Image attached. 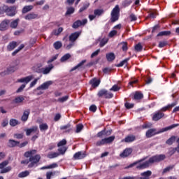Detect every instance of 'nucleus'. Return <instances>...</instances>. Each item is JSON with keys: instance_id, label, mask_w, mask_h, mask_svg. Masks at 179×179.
Instances as JSON below:
<instances>
[{"instance_id": "obj_28", "label": "nucleus", "mask_w": 179, "mask_h": 179, "mask_svg": "<svg viewBox=\"0 0 179 179\" xmlns=\"http://www.w3.org/2000/svg\"><path fill=\"white\" fill-rule=\"evenodd\" d=\"M134 100H141V99H143V94L141 92H136L134 96Z\"/></svg>"}, {"instance_id": "obj_13", "label": "nucleus", "mask_w": 179, "mask_h": 179, "mask_svg": "<svg viewBox=\"0 0 179 179\" xmlns=\"http://www.w3.org/2000/svg\"><path fill=\"white\" fill-rule=\"evenodd\" d=\"M32 79H33V76H28L27 77L18 79L17 82H19L20 83H26V85H27V83L31 81Z\"/></svg>"}, {"instance_id": "obj_33", "label": "nucleus", "mask_w": 179, "mask_h": 179, "mask_svg": "<svg viewBox=\"0 0 179 179\" xmlns=\"http://www.w3.org/2000/svg\"><path fill=\"white\" fill-rule=\"evenodd\" d=\"M58 156H59V153H58V152H50L47 155V157L48 159H55V157H58Z\"/></svg>"}, {"instance_id": "obj_19", "label": "nucleus", "mask_w": 179, "mask_h": 179, "mask_svg": "<svg viewBox=\"0 0 179 179\" xmlns=\"http://www.w3.org/2000/svg\"><path fill=\"white\" fill-rule=\"evenodd\" d=\"M29 115H30L29 109L24 110L21 117V121H23V122H26V121L29 120Z\"/></svg>"}, {"instance_id": "obj_54", "label": "nucleus", "mask_w": 179, "mask_h": 179, "mask_svg": "<svg viewBox=\"0 0 179 179\" xmlns=\"http://www.w3.org/2000/svg\"><path fill=\"white\" fill-rule=\"evenodd\" d=\"M128 61H129V58L125 59L117 64V66H124V65H127V64H128Z\"/></svg>"}, {"instance_id": "obj_18", "label": "nucleus", "mask_w": 179, "mask_h": 179, "mask_svg": "<svg viewBox=\"0 0 179 179\" xmlns=\"http://www.w3.org/2000/svg\"><path fill=\"white\" fill-rule=\"evenodd\" d=\"M38 17V14H36L34 13H31L25 15V20H33V19H37Z\"/></svg>"}, {"instance_id": "obj_57", "label": "nucleus", "mask_w": 179, "mask_h": 179, "mask_svg": "<svg viewBox=\"0 0 179 179\" xmlns=\"http://www.w3.org/2000/svg\"><path fill=\"white\" fill-rule=\"evenodd\" d=\"M166 45H167V41H163L159 42L158 47L159 48H163L166 47Z\"/></svg>"}, {"instance_id": "obj_31", "label": "nucleus", "mask_w": 179, "mask_h": 179, "mask_svg": "<svg viewBox=\"0 0 179 179\" xmlns=\"http://www.w3.org/2000/svg\"><path fill=\"white\" fill-rule=\"evenodd\" d=\"M29 175H30V172L29 171H24L22 172H20L18 174V177L19 178H24V177H27Z\"/></svg>"}, {"instance_id": "obj_21", "label": "nucleus", "mask_w": 179, "mask_h": 179, "mask_svg": "<svg viewBox=\"0 0 179 179\" xmlns=\"http://www.w3.org/2000/svg\"><path fill=\"white\" fill-rule=\"evenodd\" d=\"M141 177L139 179H149L150 176H152V172L150 171H147L141 173Z\"/></svg>"}, {"instance_id": "obj_40", "label": "nucleus", "mask_w": 179, "mask_h": 179, "mask_svg": "<svg viewBox=\"0 0 179 179\" xmlns=\"http://www.w3.org/2000/svg\"><path fill=\"white\" fill-rule=\"evenodd\" d=\"M171 32L170 31H163L159 32L157 36V37L163 36H170Z\"/></svg>"}, {"instance_id": "obj_56", "label": "nucleus", "mask_w": 179, "mask_h": 179, "mask_svg": "<svg viewBox=\"0 0 179 179\" xmlns=\"http://www.w3.org/2000/svg\"><path fill=\"white\" fill-rule=\"evenodd\" d=\"M66 144V140L63 139L57 143V146L58 148H61V146H65Z\"/></svg>"}, {"instance_id": "obj_15", "label": "nucleus", "mask_w": 179, "mask_h": 179, "mask_svg": "<svg viewBox=\"0 0 179 179\" xmlns=\"http://www.w3.org/2000/svg\"><path fill=\"white\" fill-rule=\"evenodd\" d=\"M100 83V79L96 78H92V80H91V85L92 89H96V87H99Z\"/></svg>"}, {"instance_id": "obj_35", "label": "nucleus", "mask_w": 179, "mask_h": 179, "mask_svg": "<svg viewBox=\"0 0 179 179\" xmlns=\"http://www.w3.org/2000/svg\"><path fill=\"white\" fill-rule=\"evenodd\" d=\"M33 9V6H26L22 8V13H27V12H30Z\"/></svg>"}, {"instance_id": "obj_23", "label": "nucleus", "mask_w": 179, "mask_h": 179, "mask_svg": "<svg viewBox=\"0 0 179 179\" xmlns=\"http://www.w3.org/2000/svg\"><path fill=\"white\" fill-rule=\"evenodd\" d=\"M17 46V43L16 42H10L7 46L8 51H13V50H15V48H16Z\"/></svg>"}, {"instance_id": "obj_60", "label": "nucleus", "mask_w": 179, "mask_h": 179, "mask_svg": "<svg viewBox=\"0 0 179 179\" xmlns=\"http://www.w3.org/2000/svg\"><path fill=\"white\" fill-rule=\"evenodd\" d=\"M62 116L61 115L60 113H57L55 115V117H54V121H55V122H57V121H59V120H61V117Z\"/></svg>"}, {"instance_id": "obj_39", "label": "nucleus", "mask_w": 179, "mask_h": 179, "mask_svg": "<svg viewBox=\"0 0 179 179\" xmlns=\"http://www.w3.org/2000/svg\"><path fill=\"white\" fill-rule=\"evenodd\" d=\"M107 90H101L98 92V96L99 97H103V96H104V97H106V94H107Z\"/></svg>"}, {"instance_id": "obj_43", "label": "nucleus", "mask_w": 179, "mask_h": 179, "mask_svg": "<svg viewBox=\"0 0 179 179\" xmlns=\"http://www.w3.org/2000/svg\"><path fill=\"white\" fill-rule=\"evenodd\" d=\"M53 47L55 50H59L62 47V43L61 41H57L53 44Z\"/></svg>"}, {"instance_id": "obj_58", "label": "nucleus", "mask_w": 179, "mask_h": 179, "mask_svg": "<svg viewBox=\"0 0 179 179\" xmlns=\"http://www.w3.org/2000/svg\"><path fill=\"white\" fill-rule=\"evenodd\" d=\"M106 43H108V38L102 39L100 42V47H104V45H106Z\"/></svg>"}, {"instance_id": "obj_38", "label": "nucleus", "mask_w": 179, "mask_h": 179, "mask_svg": "<svg viewBox=\"0 0 179 179\" xmlns=\"http://www.w3.org/2000/svg\"><path fill=\"white\" fill-rule=\"evenodd\" d=\"M40 131H47L48 129V124L47 123H43L39 125Z\"/></svg>"}, {"instance_id": "obj_29", "label": "nucleus", "mask_w": 179, "mask_h": 179, "mask_svg": "<svg viewBox=\"0 0 179 179\" xmlns=\"http://www.w3.org/2000/svg\"><path fill=\"white\" fill-rule=\"evenodd\" d=\"M86 64V59L83 60L81 62H80L78 65L74 66L71 71H76V69H79L80 68H83V65Z\"/></svg>"}, {"instance_id": "obj_4", "label": "nucleus", "mask_w": 179, "mask_h": 179, "mask_svg": "<svg viewBox=\"0 0 179 179\" xmlns=\"http://www.w3.org/2000/svg\"><path fill=\"white\" fill-rule=\"evenodd\" d=\"M1 9L7 15V16L13 17L15 15H16V13H17V11L16 10L17 7L15 6H8L4 5L1 7Z\"/></svg>"}, {"instance_id": "obj_1", "label": "nucleus", "mask_w": 179, "mask_h": 179, "mask_svg": "<svg viewBox=\"0 0 179 179\" xmlns=\"http://www.w3.org/2000/svg\"><path fill=\"white\" fill-rule=\"evenodd\" d=\"M165 159L166 155H156L150 158L148 161L144 162L143 159H141L138 162L131 164L128 166L127 168L131 169V167H134V166H136V169L142 170L143 169H146V167H149V166L152 164V163H158V162H162V160H164Z\"/></svg>"}, {"instance_id": "obj_12", "label": "nucleus", "mask_w": 179, "mask_h": 179, "mask_svg": "<svg viewBox=\"0 0 179 179\" xmlns=\"http://www.w3.org/2000/svg\"><path fill=\"white\" fill-rule=\"evenodd\" d=\"M63 41H65L64 46L65 47L66 50H71V48L75 45V42H71L70 43L66 44V41H68V35H66L63 38Z\"/></svg>"}, {"instance_id": "obj_52", "label": "nucleus", "mask_w": 179, "mask_h": 179, "mask_svg": "<svg viewBox=\"0 0 179 179\" xmlns=\"http://www.w3.org/2000/svg\"><path fill=\"white\" fill-rule=\"evenodd\" d=\"M55 167H58V164H52L49 165L48 166L42 167L41 170H44L45 169H55Z\"/></svg>"}, {"instance_id": "obj_8", "label": "nucleus", "mask_w": 179, "mask_h": 179, "mask_svg": "<svg viewBox=\"0 0 179 179\" xmlns=\"http://www.w3.org/2000/svg\"><path fill=\"white\" fill-rule=\"evenodd\" d=\"M54 82L52 80L46 81L36 88V90H48V89L52 85Z\"/></svg>"}, {"instance_id": "obj_22", "label": "nucleus", "mask_w": 179, "mask_h": 179, "mask_svg": "<svg viewBox=\"0 0 179 179\" xmlns=\"http://www.w3.org/2000/svg\"><path fill=\"white\" fill-rule=\"evenodd\" d=\"M164 117V113H157L154 114L152 117L153 121H159V120H161V118H163Z\"/></svg>"}, {"instance_id": "obj_47", "label": "nucleus", "mask_w": 179, "mask_h": 179, "mask_svg": "<svg viewBox=\"0 0 179 179\" xmlns=\"http://www.w3.org/2000/svg\"><path fill=\"white\" fill-rule=\"evenodd\" d=\"M135 141L134 136H128L124 138V142H134Z\"/></svg>"}, {"instance_id": "obj_30", "label": "nucleus", "mask_w": 179, "mask_h": 179, "mask_svg": "<svg viewBox=\"0 0 179 179\" xmlns=\"http://www.w3.org/2000/svg\"><path fill=\"white\" fill-rule=\"evenodd\" d=\"M15 71H16V67L10 66L3 73H4V75H9V73H13V72H15Z\"/></svg>"}, {"instance_id": "obj_44", "label": "nucleus", "mask_w": 179, "mask_h": 179, "mask_svg": "<svg viewBox=\"0 0 179 179\" xmlns=\"http://www.w3.org/2000/svg\"><path fill=\"white\" fill-rule=\"evenodd\" d=\"M83 129V124H78L76 125V134H79Z\"/></svg>"}, {"instance_id": "obj_37", "label": "nucleus", "mask_w": 179, "mask_h": 179, "mask_svg": "<svg viewBox=\"0 0 179 179\" xmlns=\"http://www.w3.org/2000/svg\"><path fill=\"white\" fill-rule=\"evenodd\" d=\"M106 135H111V131H106L105 130L101 131L98 133V136H106Z\"/></svg>"}, {"instance_id": "obj_10", "label": "nucleus", "mask_w": 179, "mask_h": 179, "mask_svg": "<svg viewBox=\"0 0 179 179\" xmlns=\"http://www.w3.org/2000/svg\"><path fill=\"white\" fill-rule=\"evenodd\" d=\"M80 34H82V31H76L72 33L69 37V41L75 43V41L79 38V36H80Z\"/></svg>"}, {"instance_id": "obj_62", "label": "nucleus", "mask_w": 179, "mask_h": 179, "mask_svg": "<svg viewBox=\"0 0 179 179\" xmlns=\"http://www.w3.org/2000/svg\"><path fill=\"white\" fill-rule=\"evenodd\" d=\"M14 138H16V139H23V134H14Z\"/></svg>"}, {"instance_id": "obj_64", "label": "nucleus", "mask_w": 179, "mask_h": 179, "mask_svg": "<svg viewBox=\"0 0 179 179\" xmlns=\"http://www.w3.org/2000/svg\"><path fill=\"white\" fill-rule=\"evenodd\" d=\"M124 106H125L126 108H128V109H129V108H133V107H134V103H129L127 102V103L124 104Z\"/></svg>"}, {"instance_id": "obj_7", "label": "nucleus", "mask_w": 179, "mask_h": 179, "mask_svg": "<svg viewBox=\"0 0 179 179\" xmlns=\"http://www.w3.org/2000/svg\"><path fill=\"white\" fill-rule=\"evenodd\" d=\"M26 135L27 136H30L31 134H36V135H38L40 134V131H38V127L37 126H34L30 129H25Z\"/></svg>"}, {"instance_id": "obj_26", "label": "nucleus", "mask_w": 179, "mask_h": 179, "mask_svg": "<svg viewBox=\"0 0 179 179\" xmlns=\"http://www.w3.org/2000/svg\"><path fill=\"white\" fill-rule=\"evenodd\" d=\"M103 12V10H95L94 15H90V20H93L96 16H100V15H102Z\"/></svg>"}, {"instance_id": "obj_63", "label": "nucleus", "mask_w": 179, "mask_h": 179, "mask_svg": "<svg viewBox=\"0 0 179 179\" xmlns=\"http://www.w3.org/2000/svg\"><path fill=\"white\" fill-rule=\"evenodd\" d=\"M54 173L52 172H48L46 173V179H51V177L54 176Z\"/></svg>"}, {"instance_id": "obj_41", "label": "nucleus", "mask_w": 179, "mask_h": 179, "mask_svg": "<svg viewBox=\"0 0 179 179\" xmlns=\"http://www.w3.org/2000/svg\"><path fill=\"white\" fill-rule=\"evenodd\" d=\"M69 58H71V54L67 53V54L64 55L60 59V61H61V62H65V61H68V59H69Z\"/></svg>"}, {"instance_id": "obj_59", "label": "nucleus", "mask_w": 179, "mask_h": 179, "mask_svg": "<svg viewBox=\"0 0 179 179\" xmlns=\"http://www.w3.org/2000/svg\"><path fill=\"white\" fill-rule=\"evenodd\" d=\"M106 140L103 138L102 140L96 142V145L97 146H103V145H106Z\"/></svg>"}, {"instance_id": "obj_34", "label": "nucleus", "mask_w": 179, "mask_h": 179, "mask_svg": "<svg viewBox=\"0 0 179 179\" xmlns=\"http://www.w3.org/2000/svg\"><path fill=\"white\" fill-rule=\"evenodd\" d=\"M106 58L107 60L109 62L114 61V59H115V55H114V53H108L106 54Z\"/></svg>"}, {"instance_id": "obj_5", "label": "nucleus", "mask_w": 179, "mask_h": 179, "mask_svg": "<svg viewBox=\"0 0 179 179\" xmlns=\"http://www.w3.org/2000/svg\"><path fill=\"white\" fill-rule=\"evenodd\" d=\"M9 164V161H4L0 163V174H6L9 171H12V166H7ZM7 166V167H6Z\"/></svg>"}, {"instance_id": "obj_55", "label": "nucleus", "mask_w": 179, "mask_h": 179, "mask_svg": "<svg viewBox=\"0 0 179 179\" xmlns=\"http://www.w3.org/2000/svg\"><path fill=\"white\" fill-rule=\"evenodd\" d=\"M75 12V8L73 7H70L67 8V11L66 13V15H72Z\"/></svg>"}, {"instance_id": "obj_11", "label": "nucleus", "mask_w": 179, "mask_h": 179, "mask_svg": "<svg viewBox=\"0 0 179 179\" xmlns=\"http://www.w3.org/2000/svg\"><path fill=\"white\" fill-rule=\"evenodd\" d=\"M86 23H87V19H84L82 21L77 20L73 24L72 27L73 29H78V27H80V26H85Z\"/></svg>"}, {"instance_id": "obj_3", "label": "nucleus", "mask_w": 179, "mask_h": 179, "mask_svg": "<svg viewBox=\"0 0 179 179\" xmlns=\"http://www.w3.org/2000/svg\"><path fill=\"white\" fill-rule=\"evenodd\" d=\"M178 124H173L171 126H169L167 127L163 128L161 131H157L156 129H150L146 132V136L147 138H152V136H155V135L157 134H162V132H166V131H170V129H173V128H176V127H178Z\"/></svg>"}, {"instance_id": "obj_25", "label": "nucleus", "mask_w": 179, "mask_h": 179, "mask_svg": "<svg viewBox=\"0 0 179 179\" xmlns=\"http://www.w3.org/2000/svg\"><path fill=\"white\" fill-rule=\"evenodd\" d=\"M20 142L16 141L15 140L10 139L8 141V146L9 148H15V146H17L19 145Z\"/></svg>"}, {"instance_id": "obj_2", "label": "nucleus", "mask_w": 179, "mask_h": 179, "mask_svg": "<svg viewBox=\"0 0 179 179\" xmlns=\"http://www.w3.org/2000/svg\"><path fill=\"white\" fill-rule=\"evenodd\" d=\"M36 153H37V150H32L31 151L26 152L24 155L25 157H29L30 164L28 165L29 169L34 167V166H36V164H37V163H38L41 159V157L39 155L33 156L34 155H36Z\"/></svg>"}, {"instance_id": "obj_46", "label": "nucleus", "mask_w": 179, "mask_h": 179, "mask_svg": "<svg viewBox=\"0 0 179 179\" xmlns=\"http://www.w3.org/2000/svg\"><path fill=\"white\" fill-rule=\"evenodd\" d=\"M105 143H111V142H113L115 139V137L114 136L108 137V138H105Z\"/></svg>"}, {"instance_id": "obj_27", "label": "nucleus", "mask_w": 179, "mask_h": 179, "mask_svg": "<svg viewBox=\"0 0 179 179\" xmlns=\"http://www.w3.org/2000/svg\"><path fill=\"white\" fill-rule=\"evenodd\" d=\"M62 31H64V28L59 27L57 29H54L52 31V36H59V34H61V33H62Z\"/></svg>"}, {"instance_id": "obj_53", "label": "nucleus", "mask_w": 179, "mask_h": 179, "mask_svg": "<svg viewBox=\"0 0 179 179\" xmlns=\"http://www.w3.org/2000/svg\"><path fill=\"white\" fill-rule=\"evenodd\" d=\"M120 89H121V87H120L118 85H114L110 89V92H118V90H120Z\"/></svg>"}, {"instance_id": "obj_51", "label": "nucleus", "mask_w": 179, "mask_h": 179, "mask_svg": "<svg viewBox=\"0 0 179 179\" xmlns=\"http://www.w3.org/2000/svg\"><path fill=\"white\" fill-rule=\"evenodd\" d=\"M143 47L142 46V44L138 43L137 45H135V50L137 51V52H139L142 51V49Z\"/></svg>"}, {"instance_id": "obj_61", "label": "nucleus", "mask_w": 179, "mask_h": 179, "mask_svg": "<svg viewBox=\"0 0 179 179\" xmlns=\"http://www.w3.org/2000/svg\"><path fill=\"white\" fill-rule=\"evenodd\" d=\"M39 78H36L34 80H33L29 85V87H34V86H36L37 85V82L38 81Z\"/></svg>"}, {"instance_id": "obj_9", "label": "nucleus", "mask_w": 179, "mask_h": 179, "mask_svg": "<svg viewBox=\"0 0 179 179\" xmlns=\"http://www.w3.org/2000/svg\"><path fill=\"white\" fill-rule=\"evenodd\" d=\"M10 23V21L9 20H3L0 24L1 31H5V30H8Z\"/></svg>"}, {"instance_id": "obj_32", "label": "nucleus", "mask_w": 179, "mask_h": 179, "mask_svg": "<svg viewBox=\"0 0 179 179\" xmlns=\"http://www.w3.org/2000/svg\"><path fill=\"white\" fill-rule=\"evenodd\" d=\"M58 153L60 155H65V153L66 152V150H68V148L65 147V146H63V147H60L58 148Z\"/></svg>"}, {"instance_id": "obj_17", "label": "nucleus", "mask_w": 179, "mask_h": 179, "mask_svg": "<svg viewBox=\"0 0 179 179\" xmlns=\"http://www.w3.org/2000/svg\"><path fill=\"white\" fill-rule=\"evenodd\" d=\"M52 69H54V66L50 64L48 67L42 68L41 72L43 75H48V73H50Z\"/></svg>"}, {"instance_id": "obj_14", "label": "nucleus", "mask_w": 179, "mask_h": 179, "mask_svg": "<svg viewBox=\"0 0 179 179\" xmlns=\"http://www.w3.org/2000/svg\"><path fill=\"white\" fill-rule=\"evenodd\" d=\"M86 154L83 152H78L73 155L74 160H80L81 159H85Z\"/></svg>"}, {"instance_id": "obj_49", "label": "nucleus", "mask_w": 179, "mask_h": 179, "mask_svg": "<svg viewBox=\"0 0 179 179\" xmlns=\"http://www.w3.org/2000/svg\"><path fill=\"white\" fill-rule=\"evenodd\" d=\"M45 3V0L37 1L34 3V6H43Z\"/></svg>"}, {"instance_id": "obj_50", "label": "nucleus", "mask_w": 179, "mask_h": 179, "mask_svg": "<svg viewBox=\"0 0 179 179\" xmlns=\"http://www.w3.org/2000/svg\"><path fill=\"white\" fill-rule=\"evenodd\" d=\"M23 48H24V45L22 44L20 45V47L16 49L13 52V55H16V54H17V52H19V51L23 50Z\"/></svg>"}, {"instance_id": "obj_42", "label": "nucleus", "mask_w": 179, "mask_h": 179, "mask_svg": "<svg viewBox=\"0 0 179 179\" xmlns=\"http://www.w3.org/2000/svg\"><path fill=\"white\" fill-rule=\"evenodd\" d=\"M19 121L16 119H11L10 120V125L11 127H16V125H18Z\"/></svg>"}, {"instance_id": "obj_36", "label": "nucleus", "mask_w": 179, "mask_h": 179, "mask_svg": "<svg viewBox=\"0 0 179 179\" xmlns=\"http://www.w3.org/2000/svg\"><path fill=\"white\" fill-rule=\"evenodd\" d=\"M19 19L15 20L14 21L10 22V27H11V29H16V27H17Z\"/></svg>"}, {"instance_id": "obj_24", "label": "nucleus", "mask_w": 179, "mask_h": 179, "mask_svg": "<svg viewBox=\"0 0 179 179\" xmlns=\"http://www.w3.org/2000/svg\"><path fill=\"white\" fill-rule=\"evenodd\" d=\"M22 101H24V97L20 96H17L13 101V103H14L15 104H19L20 103H22Z\"/></svg>"}, {"instance_id": "obj_45", "label": "nucleus", "mask_w": 179, "mask_h": 179, "mask_svg": "<svg viewBox=\"0 0 179 179\" xmlns=\"http://www.w3.org/2000/svg\"><path fill=\"white\" fill-rule=\"evenodd\" d=\"M176 142V136H172L166 141L167 145H173Z\"/></svg>"}, {"instance_id": "obj_20", "label": "nucleus", "mask_w": 179, "mask_h": 179, "mask_svg": "<svg viewBox=\"0 0 179 179\" xmlns=\"http://www.w3.org/2000/svg\"><path fill=\"white\" fill-rule=\"evenodd\" d=\"M61 131H65L66 134H69V132H71L72 131V127H71V124H67L64 126L60 127Z\"/></svg>"}, {"instance_id": "obj_6", "label": "nucleus", "mask_w": 179, "mask_h": 179, "mask_svg": "<svg viewBox=\"0 0 179 179\" xmlns=\"http://www.w3.org/2000/svg\"><path fill=\"white\" fill-rule=\"evenodd\" d=\"M111 22H117L120 17V6L118 5L115 6V7L112 10L111 12Z\"/></svg>"}, {"instance_id": "obj_16", "label": "nucleus", "mask_w": 179, "mask_h": 179, "mask_svg": "<svg viewBox=\"0 0 179 179\" xmlns=\"http://www.w3.org/2000/svg\"><path fill=\"white\" fill-rule=\"evenodd\" d=\"M132 153V149L131 148H127L125 149L120 155V157L124 159V157H128L129 155Z\"/></svg>"}, {"instance_id": "obj_48", "label": "nucleus", "mask_w": 179, "mask_h": 179, "mask_svg": "<svg viewBox=\"0 0 179 179\" xmlns=\"http://www.w3.org/2000/svg\"><path fill=\"white\" fill-rule=\"evenodd\" d=\"M68 99H69V96L66 95L62 98H59L57 101H59V103H65V101H67Z\"/></svg>"}]
</instances>
